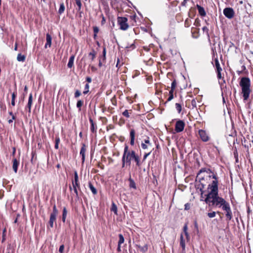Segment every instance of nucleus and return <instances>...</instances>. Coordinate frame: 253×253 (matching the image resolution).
Segmentation results:
<instances>
[{
  "label": "nucleus",
  "mask_w": 253,
  "mask_h": 253,
  "mask_svg": "<svg viewBox=\"0 0 253 253\" xmlns=\"http://www.w3.org/2000/svg\"><path fill=\"white\" fill-rule=\"evenodd\" d=\"M122 168L125 165L130 166L132 163H134L137 167L140 168L142 161H141L140 157L135 152V151L129 149L127 145H125L124 151L122 159Z\"/></svg>",
  "instance_id": "f03ea898"
},
{
  "label": "nucleus",
  "mask_w": 253,
  "mask_h": 253,
  "mask_svg": "<svg viewBox=\"0 0 253 253\" xmlns=\"http://www.w3.org/2000/svg\"><path fill=\"white\" fill-rule=\"evenodd\" d=\"M203 31L204 32H206L207 33H208V31H209V29H208V28L207 27L205 26V27H204L203 28Z\"/></svg>",
  "instance_id": "680f3d73"
},
{
  "label": "nucleus",
  "mask_w": 253,
  "mask_h": 253,
  "mask_svg": "<svg viewBox=\"0 0 253 253\" xmlns=\"http://www.w3.org/2000/svg\"><path fill=\"white\" fill-rule=\"evenodd\" d=\"M84 105V101L82 100H79L77 103V107L79 109V111L81 110V107Z\"/></svg>",
  "instance_id": "c9c22d12"
},
{
  "label": "nucleus",
  "mask_w": 253,
  "mask_h": 253,
  "mask_svg": "<svg viewBox=\"0 0 253 253\" xmlns=\"http://www.w3.org/2000/svg\"><path fill=\"white\" fill-rule=\"evenodd\" d=\"M17 47H18V44L17 42L15 43L14 45V50H17Z\"/></svg>",
  "instance_id": "69168bd1"
},
{
  "label": "nucleus",
  "mask_w": 253,
  "mask_h": 253,
  "mask_svg": "<svg viewBox=\"0 0 253 253\" xmlns=\"http://www.w3.org/2000/svg\"><path fill=\"white\" fill-rule=\"evenodd\" d=\"M136 17H137V16H136V14H132V15H130L129 16V22H130V25L131 26H134L136 25Z\"/></svg>",
  "instance_id": "aec40b11"
},
{
  "label": "nucleus",
  "mask_w": 253,
  "mask_h": 253,
  "mask_svg": "<svg viewBox=\"0 0 253 253\" xmlns=\"http://www.w3.org/2000/svg\"><path fill=\"white\" fill-rule=\"evenodd\" d=\"M175 108L179 113L181 111V106L179 103L175 104Z\"/></svg>",
  "instance_id": "a18cd8bd"
},
{
  "label": "nucleus",
  "mask_w": 253,
  "mask_h": 253,
  "mask_svg": "<svg viewBox=\"0 0 253 253\" xmlns=\"http://www.w3.org/2000/svg\"><path fill=\"white\" fill-rule=\"evenodd\" d=\"M215 64L217 72H221L222 69L220 67V64L217 59L215 60Z\"/></svg>",
  "instance_id": "58836bf2"
},
{
  "label": "nucleus",
  "mask_w": 253,
  "mask_h": 253,
  "mask_svg": "<svg viewBox=\"0 0 253 253\" xmlns=\"http://www.w3.org/2000/svg\"><path fill=\"white\" fill-rule=\"evenodd\" d=\"M87 152V146L84 143L82 144L80 154L82 156V163L84 164L85 161V153Z\"/></svg>",
  "instance_id": "f8f14e48"
},
{
  "label": "nucleus",
  "mask_w": 253,
  "mask_h": 253,
  "mask_svg": "<svg viewBox=\"0 0 253 253\" xmlns=\"http://www.w3.org/2000/svg\"><path fill=\"white\" fill-rule=\"evenodd\" d=\"M98 166V167L100 168V169H104V165H102L101 163H99L98 164V166Z\"/></svg>",
  "instance_id": "13d9d810"
},
{
  "label": "nucleus",
  "mask_w": 253,
  "mask_h": 253,
  "mask_svg": "<svg viewBox=\"0 0 253 253\" xmlns=\"http://www.w3.org/2000/svg\"><path fill=\"white\" fill-rule=\"evenodd\" d=\"M133 114V111L131 109L130 110H125L123 113L122 115L123 116L125 117L126 118H129Z\"/></svg>",
  "instance_id": "412c9836"
},
{
  "label": "nucleus",
  "mask_w": 253,
  "mask_h": 253,
  "mask_svg": "<svg viewBox=\"0 0 253 253\" xmlns=\"http://www.w3.org/2000/svg\"><path fill=\"white\" fill-rule=\"evenodd\" d=\"M96 52L94 49H92L91 51L88 53V57L90 58L91 61H94L96 57Z\"/></svg>",
  "instance_id": "b1692460"
},
{
  "label": "nucleus",
  "mask_w": 253,
  "mask_h": 253,
  "mask_svg": "<svg viewBox=\"0 0 253 253\" xmlns=\"http://www.w3.org/2000/svg\"><path fill=\"white\" fill-rule=\"evenodd\" d=\"M213 180L211 184L208 186V189L210 190L209 193L206 195V198L205 200V202L209 206H213L218 207L223 206L227 202L221 197L218 196V181L216 180L215 175H213Z\"/></svg>",
  "instance_id": "f257e3e1"
},
{
  "label": "nucleus",
  "mask_w": 253,
  "mask_h": 253,
  "mask_svg": "<svg viewBox=\"0 0 253 253\" xmlns=\"http://www.w3.org/2000/svg\"><path fill=\"white\" fill-rule=\"evenodd\" d=\"M93 33L94 34H98L99 32V28L97 26H94L93 27Z\"/></svg>",
  "instance_id": "09e8293b"
},
{
  "label": "nucleus",
  "mask_w": 253,
  "mask_h": 253,
  "mask_svg": "<svg viewBox=\"0 0 253 253\" xmlns=\"http://www.w3.org/2000/svg\"><path fill=\"white\" fill-rule=\"evenodd\" d=\"M117 251L118 252H121V251H122L121 250V245L118 244V247H117Z\"/></svg>",
  "instance_id": "4d7b16f0"
},
{
  "label": "nucleus",
  "mask_w": 253,
  "mask_h": 253,
  "mask_svg": "<svg viewBox=\"0 0 253 253\" xmlns=\"http://www.w3.org/2000/svg\"><path fill=\"white\" fill-rule=\"evenodd\" d=\"M224 15L228 18H232L235 14L234 11L232 8L226 7L223 10Z\"/></svg>",
  "instance_id": "1a4fd4ad"
},
{
  "label": "nucleus",
  "mask_w": 253,
  "mask_h": 253,
  "mask_svg": "<svg viewBox=\"0 0 253 253\" xmlns=\"http://www.w3.org/2000/svg\"><path fill=\"white\" fill-rule=\"evenodd\" d=\"M54 148L55 149H58L59 148V144H55Z\"/></svg>",
  "instance_id": "774afa93"
},
{
  "label": "nucleus",
  "mask_w": 253,
  "mask_h": 253,
  "mask_svg": "<svg viewBox=\"0 0 253 253\" xmlns=\"http://www.w3.org/2000/svg\"><path fill=\"white\" fill-rule=\"evenodd\" d=\"M74 55H72L71 56H70L69 60V62L67 64V66L68 68H71L74 66Z\"/></svg>",
  "instance_id": "a878e982"
},
{
  "label": "nucleus",
  "mask_w": 253,
  "mask_h": 253,
  "mask_svg": "<svg viewBox=\"0 0 253 253\" xmlns=\"http://www.w3.org/2000/svg\"><path fill=\"white\" fill-rule=\"evenodd\" d=\"M106 48L105 46L103 47V52H102V61H105L106 60Z\"/></svg>",
  "instance_id": "ea45409f"
},
{
  "label": "nucleus",
  "mask_w": 253,
  "mask_h": 253,
  "mask_svg": "<svg viewBox=\"0 0 253 253\" xmlns=\"http://www.w3.org/2000/svg\"><path fill=\"white\" fill-rule=\"evenodd\" d=\"M65 9V7L64 3L62 2V3H60V7L58 10V13L59 14H62L64 12Z\"/></svg>",
  "instance_id": "72a5a7b5"
},
{
  "label": "nucleus",
  "mask_w": 253,
  "mask_h": 253,
  "mask_svg": "<svg viewBox=\"0 0 253 253\" xmlns=\"http://www.w3.org/2000/svg\"><path fill=\"white\" fill-rule=\"evenodd\" d=\"M85 81L87 82V84H89V83H90L92 82V79L90 77H86L85 78Z\"/></svg>",
  "instance_id": "864d4df0"
},
{
  "label": "nucleus",
  "mask_w": 253,
  "mask_h": 253,
  "mask_svg": "<svg viewBox=\"0 0 253 253\" xmlns=\"http://www.w3.org/2000/svg\"><path fill=\"white\" fill-rule=\"evenodd\" d=\"M16 152V148L15 147L13 148V152H12V155L14 156Z\"/></svg>",
  "instance_id": "0e129e2a"
},
{
  "label": "nucleus",
  "mask_w": 253,
  "mask_h": 253,
  "mask_svg": "<svg viewBox=\"0 0 253 253\" xmlns=\"http://www.w3.org/2000/svg\"><path fill=\"white\" fill-rule=\"evenodd\" d=\"M46 43L45 44L44 47L46 48L47 46L50 47L51 45V41H52V38L51 36L48 34H46Z\"/></svg>",
  "instance_id": "6ab92c4d"
},
{
  "label": "nucleus",
  "mask_w": 253,
  "mask_h": 253,
  "mask_svg": "<svg viewBox=\"0 0 253 253\" xmlns=\"http://www.w3.org/2000/svg\"><path fill=\"white\" fill-rule=\"evenodd\" d=\"M216 213L214 211H213L212 212H209L208 213V215L210 218L214 217L215 216Z\"/></svg>",
  "instance_id": "de8ad7c7"
},
{
  "label": "nucleus",
  "mask_w": 253,
  "mask_h": 253,
  "mask_svg": "<svg viewBox=\"0 0 253 253\" xmlns=\"http://www.w3.org/2000/svg\"><path fill=\"white\" fill-rule=\"evenodd\" d=\"M152 80V77H149L147 78V81L148 84H150Z\"/></svg>",
  "instance_id": "bf43d9fd"
},
{
  "label": "nucleus",
  "mask_w": 253,
  "mask_h": 253,
  "mask_svg": "<svg viewBox=\"0 0 253 253\" xmlns=\"http://www.w3.org/2000/svg\"><path fill=\"white\" fill-rule=\"evenodd\" d=\"M124 63L123 62V58L121 57L120 58H118L117 62L116 65V67L119 69L123 65Z\"/></svg>",
  "instance_id": "c756f323"
},
{
  "label": "nucleus",
  "mask_w": 253,
  "mask_h": 253,
  "mask_svg": "<svg viewBox=\"0 0 253 253\" xmlns=\"http://www.w3.org/2000/svg\"><path fill=\"white\" fill-rule=\"evenodd\" d=\"M136 247H137V248L139 249L141 252L143 253L146 252L148 250V246L147 245H145L143 246H141L140 245H136Z\"/></svg>",
  "instance_id": "393cba45"
},
{
  "label": "nucleus",
  "mask_w": 253,
  "mask_h": 253,
  "mask_svg": "<svg viewBox=\"0 0 253 253\" xmlns=\"http://www.w3.org/2000/svg\"><path fill=\"white\" fill-rule=\"evenodd\" d=\"M185 124L182 121H178L175 124V130L177 132L182 131L184 127Z\"/></svg>",
  "instance_id": "ddd939ff"
},
{
  "label": "nucleus",
  "mask_w": 253,
  "mask_h": 253,
  "mask_svg": "<svg viewBox=\"0 0 253 253\" xmlns=\"http://www.w3.org/2000/svg\"><path fill=\"white\" fill-rule=\"evenodd\" d=\"M154 144H155L156 148L158 149V144H156V142L153 141H151L150 138L146 136L142 139L141 146L143 149H147L151 151L152 149H154Z\"/></svg>",
  "instance_id": "39448f33"
},
{
  "label": "nucleus",
  "mask_w": 253,
  "mask_h": 253,
  "mask_svg": "<svg viewBox=\"0 0 253 253\" xmlns=\"http://www.w3.org/2000/svg\"><path fill=\"white\" fill-rule=\"evenodd\" d=\"M240 84L242 87V93L244 100H247L249 98V95L251 92L250 89V80L249 78L244 77L242 78Z\"/></svg>",
  "instance_id": "7ed1b4c3"
},
{
  "label": "nucleus",
  "mask_w": 253,
  "mask_h": 253,
  "mask_svg": "<svg viewBox=\"0 0 253 253\" xmlns=\"http://www.w3.org/2000/svg\"><path fill=\"white\" fill-rule=\"evenodd\" d=\"M31 155H32V158L31 159V162L32 164H34V159H35V160H36V159H37V155H36V152L32 151V153H31Z\"/></svg>",
  "instance_id": "a19ab883"
},
{
  "label": "nucleus",
  "mask_w": 253,
  "mask_h": 253,
  "mask_svg": "<svg viewBox=\"0 0 253 253\" xmlns=\"http://www.w3.org/2000/svg\"><path fill=\"white\" fill-rule=\"evenodd\" d=\"M69 190L70 191L73 190L75 194L76 198L77 199H79L78 190H81V185L79 179L78 174L76 170L74 171V179L72 181V186H69Z\"/></svg>",
  "instance_id": "20e7f679"
},
{
  "label": "nucleus",
  "mask_w": 253,
  "mask_h": 253,
  "mask_svg": "<svg viewBox=\"0 0 253 253\" xmlns=\"http://www.w3.org/2000/svg\"><path fill=\"white\" fill-rule=\"evenodd\" d=\"M222 209L224 211H226V216L227 218L229 220H231L232 217V212H231L229 204L228 203H227L225 205H223V206L222 207Z\"/></svg>",
  "instance_id": "9d476101"
},
{
  "label": "nucleus",
  "mask_w": 253,
  "mask_h": 253,
  "mask_svg": "<svg viewBox=\"0 0 253 253\" xmlns=\"http://www.w3.org/2000/svg\"><path fill=\"white\" fill-rule=\"evenodd\" d=\"M187 230H188V226H187V224L186 223L183 227V232L184 233V234H185L187 239L188 240L189 238V235L188 233L187 232Z\"/></svg>",
  "instance_id": "473e14b6"
},
{
  "label": "nucleus",
  "mask_w": 253,
  "mask_h": 253,
  "mask_svg": "<svg viewBox=\"0 0 253 253\" xmlns=\"http://www.w3.org/2000/svg\"><path fill=\"white\" fill-rule=\"evenodd\" d=\"M172 92H173V91L172 90H171L169 91L170 95H169V97L168 99V101H170V100H171L173 98V96Z\"/></svg>",
  "instance_id": "3c124183"
},
{
  "label": "nucleus",
  "mask_w": 253,
  "mask_h": 253,
  "mask_svg": "<svg viewBox=\"0 0 253 253\" xmlns=\"http://www.w3.org/2000/svg\"><path fill=\"white\" fill-rule=\"evenodd\" d=\"M67 214V211L66 207H64L62 212V221L64 223L66 221V218Z\"/></svg>",
  "instance_id": "7c9ffc66"
},
{
  "label": "nucleus",
  "mask_w": 253,
  "mask_h": 253,
  "mask_svg": "<svg viewBox=\"0 0 253 253\" xmlns=\"http://www.w3.org/2000/svg\"><path fill=\"white\" fill-rule=\"evenodd\" d=\"M0 108L1 110L5 111L6 107L5 105L3 103L0 102Z\"/></svg>",
  "instance_id": "49530a36"
},
{
  "label": "nucleus",
  "mask_w": 253,
  "mask_h": 253,
  "mask_svg": "<svg viewBox=\"0 0 253 253\" xmlns=\"http://www.w3.org/2000/svg\"><path fill=\"white\" fill-rule=\"evenodd\" d=\"M197 7L198 8L199 14L201 16H204L206 15V13L203 7H201V6L198 4L197 5Z\"/></svg>",
  "instance_id": "cd10ccee"
},
{
  "label": "nucleus",
  "mask_w": 253,
  "mask_h": 253,
  "mask_svg": "<svg viewBox=\"0 0 253 253\" xmlns=\"http://www.w3.org/2000/svg\"><path fill=\"white\" fill-rule=\"evenodd\" d=\"M89 92V85L88 84H86L84 86V90L83 91L84 94H86Z\"/></svg>",
  "instance_id": "e433bc0d"
},
{
  "label": "nucleus",
  "mask_w": 253,
  "mask_h": 253,
  "mask_svg": "<svg viewBox=\"0 0 253 253\" xmlns=\"http://www.w3.org/2000/svg\"><path fill=\"white\" fill-rule=\"evenodd\" d=\"M91 69L92 71H95L96 70V68L95 67H94V66H92L91 67Z\"/></svg>",
  "instance_id": "338daca9"
},
{
  "label": "nucleus",
  "mask_w": 253,
  "mask_h": 253,
  "mask_svg": "<svg viewBox=\"0 0 253 253\" xmlns=\"http://www.w3.org/2000/svg\"><path fill=\"white\" fill-rule=\"evenodd\" d=\"M89 121L90 124V130L93 134L96 135L97 133V126L96 122H95L93 119L91 117H89Z\"/></svg>",
  "instance_id": "6e6552de"
},
{
  "label": "nucleus",
  "mask_w": 253,
  "mask_h": 253,
  "mask_svg": "<svg viewBox=\"0 0 253 253\" xmlns=\"http://www.w3.org/2000/svg\"><path fill=\"white\" fill-rule=\"evenodd\" d=\"M199 134L200 138L203 141L206 142L209 140V137L205 130L202 129L199 130Z\"/></svg>",
  "instance_id": "4468645a"
},
{
  "label": "nucleus",
  "mask_w": 253,
  "mask_h": 253,
  "mask_svg": "<svg viewBox=\"0 0 253 253\" xmlns=\"http://www.w3.org/2000/svg\"><path fill=\"white\" fill-rule=\"evenodd\" d=\"M176 86V82L175 81H173L171 84V89L173 91V89L175 88Z\"/></svg>",
  "instance_id": "5fc2aeb1"
},
{
  "label": "nucleus",
  "mask_w": 253,
  "mask_h": 253,
  "mask_svg": "<svg viewBox=\"0 0 253 253\" xmlns=\"http://www.w3.org/2000/svg\"><path fill=\"white\" fill-rule=\"evenodd\" d=\"M19 165V161H18L16 158H14L12 160V169L15 173H17Z\"/></svg>",
  "instance_id": "f3484780"
},
{
  "label": "nucleus",
  "mask_w": 253,
  "mask_h": 253,
  "mask_svg": "<svg viewBox=\"0 0 253 253\" xmlns=\"http://www.w3.org/2000/svg\"><path fill=\"white\" fill-rule=\"evenodd\" d=\"M33 103V95L32 93H30L28 98V102L27 105H26L25 109H28V112L29 113L31 112V107Z\"/></svg>",
  "instance_id": "2eb2a0df"
},
{
  "label": "nucleus",
  "mask_w": 253,
  "mask_h": 253,
  "mask_svg": "<svg viewBox=\"0 0 253 253\" xmlns=\"http://www.w3.org/2000/svg\"><path fill=\"white\" fill-rule=\"evenodd\" d=\"M190 208V205L188 203H187L185 205V209L186 210H188Z\"/></svg>",
  "instance_id": "6e6d98bb"
},
{
  "label": "nucleus",
  "mask_w": 253,
  "mask_h": 253,
  "mask_svg": "<svg viewBox=\"0 0 253 253\" xmlns=\"http://www.w3.org/2000/svg\"><path fill=\"white\" fill-rule=\"evenodd\" d=\"M180 244V246L182 247L183 250H184L185 248V241L183 239V236L182 234L181 235Z\"/></svg>",
  "instance_id": "4c0bfd02"
},
{
  "label": "nucleus",
  "mask_w": 253,
  "mask_h": 253,
  "mask_svg": "<svg viewBox=\"0 0 253 253\" xmlns=\"http://www.w3.org/2000/svg\"><path fill=\"white\" fill-rule=\"evenodd\" d=\"M6 229H4L3 230V232H2V240H1V242L2 243H3L5 242V240H6Z\"/></svg>",
  "instance_id": "37998d69"
},
{
  "label": "nucleus",
  "mask_w": 253,
  "mask_h": 253,
  "mask_svg": "<svg viewBox=\"0 0 253 253\" xmlns=\"http://www.w3.org/2000/svg\"><path fill=\"white\" fill-rule=\"evenodd\" d=\"M17 90L16 89H15V90L13 92V93L11 94V105L12 106H15V99L17 97Z\"/></svg>",
  "instance_id": "4be33fe9"
},
{
  "label": "nucleus",
  "mask_w": 253,
  "mask_h": 253,
  "mask_svg": "<svg viewBox=\"0 0 253 253\" xmlns=\"http://www.w3.org/2000/svg\"><path fill=\"white\" fill-rule=\"evenodd\" d=\"M26 59V56L19 53L17 56V60L19 62H24Z\"/></svg>",
  "instance_id": "c85d7f7f"
},
{
  "label": "nucleus",
  "mask_w": 253,
  "mask_h": 253,
  "mask_svg": "<svg viewBox=\"0 0 253 253\" xmlns=\"http://www.w3.org/2000/svg\"><path fill=\"white\" fill-rule=\"evenodd\" d=\"M128 19L125 17L118 16L117 17V23L120 27V29L123 31H126L129 27L127 23Z\"/></svg>",
  "instance_id": "423d86ee"
},
{
  "label": "nucleus",
  "mask_w": 253,
  "mask_h": 253,
  "mask_svg": "<svg viewBox=\"0 0 253 253\" xmlns=\"http://www.w3.org/2000/svg\"><path fill=\"white\" fill-rule=\"evenodd\" d=\"M64 249V245H62L60 246L59 249V252L60 253H63Z\"/></svg>",
  "instance_id": "603ef678"
},
{
  "label": "nucleus",
  "mask_w": 253,
  "mask_h": 253,
  "mask_svg": "<svg viewBox=\"0 0 253 253\" xmlns=\"http://www.w3.org/2000/svg\"><path fill=\"white\" fill-rule=\"evenodd\" d=\"M128 181H129V187L130 188H133L134 189H136V186L135 182L131 178L130 175V176H129V177L128 178Z\"/></svg>",
  "instance_id": "5701e85b"
},
{
  "label": "nucleus",
  "mask_w": 253,
  "mask_h": 253,
  "mask_svg": "<svg viewBox=\"0 0 253 253\" xmlns=\"http://www.w3.org/2000/svg\"><path fill=\"white\" fill-rule=\"evenodd\" d=\"M81 92L79 90H76L74 93V97L77 98L81 95Z\"/></svg>",
  "instance_id": "c03bdc74"
},
{
  "label": "nucleus",
  "mask_w": 253,
  "mask_h": 253,
  "mask_svg": "<svg viewBox=\"0 0 253 253\" xmlns=\"http://www.w3.org/2000/svg\"><path fill=\"white\" fill-rule=\"evenodd\" d=\"M125 242V239L123 235L122 234H119V241L118 242V244L122 245Z\"/></svg>",
  "instance_id": "f704fd0d"
},
{
  "label": "nucleus",
  "mask_w": 253,
  "mask_h": 253,
  "mask_svg": "<svg viewBox=\"0 0 253 253\" xmlns=\"http://www.w3.org/2000/svg\"><path fill=\"white\" fill-rule=\"evenodd\" d=\"M135 136V131L134 129H131L130 130V144L133 146L134 144V140Z\"/></svg>",
  "instance_id": "dca6fc26"
},
{
  "label": "nucleus",
  "mask_w": 253,
  "mask_h": 253,
  "mask_svg": "<svg viewBox=\"0 0 253 253\" xmlns=\"http://www.w3.org/2000/svg\"><path fill=\"white\" fill-rule=\"evenodd\" d=\"M111 102L112 105H113L114 106H116L117 105V98L115 95H114L111 98Z\"/></svg>",
  "instance_id": "79ce46f5"
},
{
  "label": "nucleus",
  "mask_w": 253,
  "mask_h": 253,
  "mask_svg": "<svg viewBox=\"0 0 253 253\" xmlns=\"http://www.w3.org/2000/svg\"><path fill=\"white\" fill-rule=\"evenodd\" d=\"M58 210L57 209L55 204H54L53 206L52 212L50 214L49 220L48 221V224L50 228L53 227V223L56 221V216L58 214Z\"/></svg>",
  "instance_id": "0eeeda50"
},
{
  "label": "nucleus",
  "mask_w": 253,
  "mask_h": 253,
  "mask_svg": "<svg viewBox=\"0 0 253 253\" xmlns=\"http://www.w3.org/2000/svg\"><path fill=\"white\" fill-rule=\"evenodd\" d=\"M111 211L114 212V213L116 215L118 214V213H117V212H118L117 207L116 205L114 203H113L112 204V206H111Z\"/></svg>",
  "instance_id": "2f4dec72"
},
{
  "label": "nucleus",
  "mask_w": 253,
  "mask_h": 253,
  "mask_svg": "<svg viewBox=\"0 0 253 253\" xmlns=\"http://www.w3.org/2000/svg\"><path fill=\"white\" fill-rule=\"evenodd\" d=\"M60 142V137L58 136H56L55 139V144H59Z\"/></svg>",
  "instance_id": "8fccbe9b"
},
{
  "label": "nucleus",
  "mask_w": 253,
  "mask_h": 253,
  "mask_svg": "<svg viewBox=\"0 0 253 253\" xmlns=\"http://www.w3.org/2000/svg\"><path fill=\"white\" fill-rule=\"evenodd\" d=\"M76 4L77 5V7L76 8V10L78 12H79L80 15H81L83 11L82 10V3L81 2V0H75Z\"/></svg>",
  "instance_id": "a211bd4d"
},
{
  "label": "nucleus",
  "mask_w": 253,
  "mask_h": 253,
  "mask_svg": "<svg viewBox=\"0 0 253 253\" xmlns=\"http://www.w3.org/2000/svg\"><path fill=\"white\" fill-rule=\"evenodd\" d=\"M150 152H151V151L145 154V155H144V156L143 157V161H144V160H145L146 159L147 157L150 154Z\"/></svg>",
  "instance_id": "052dcab7"
},
{
  "label": "nucleus",
  "mask_w": 253,
  "mask_h": 253,
  "mask_svg": "<svg viewBox=\"0 0 253 253\" xmlns=\"http://www.w3.org/2000/svg\"><path fill=\"white\" fill-rule=\"evenodd\" d=\"M88 187L93 195H95L97 194V191L96 189L94 187L93 184L90 182L88 183Z\"/></svg>",
  "instance_id": "bb28decb"
},
{
  "label": "nucleus",
  "mask_w": 253,
  "mask_h": 253,
  "mask_svg": "<svg viewBox=\"0 0 253 253\" xmlns=\"http://www.w3.org/2000/svg\"><path fill=\"white\" fill-rule=\"evenodd\" d=\"M143 49L146 51H150L152 52L153 56H157V49L153 44H150L149 46H143Z\"/></svg>",
  "instance_id": "9b49d317"
},
{
  "label": "nucleus",
  "mask_w": 253,
  "mask_h": 253,
  "mask_svg": "<svg viewBox=\"0 0 253 253\" xmlns=\"http://www.w3.org/2000/svg\"><path fill=\"white\" fill-rule=\"evenodd\" d=\"M99 67H101L102 66V63L101 58H100L99 60V63H98Z\"/></svg>",
  "instance_id": "e2e57ef3"
}]
</instances>
